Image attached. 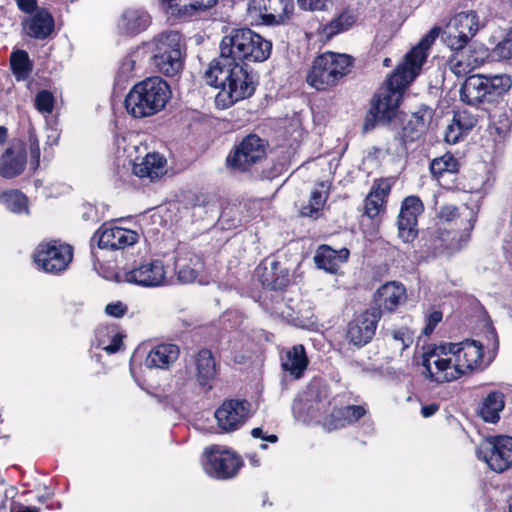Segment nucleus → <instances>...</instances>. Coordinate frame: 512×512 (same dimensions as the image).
Listing matches in <instances>:
<instances>
[{"label": "nucleus", "mask_w": 512, "mask_h": 512, "mask_svg": "<svg viewBox=\"0 0 512 512\" xmlns=\"http://www.w3.org/2000/svg\"><path fill=\"white\" fill-rule=\"evenodd\" d=\"M220 55L205 72L210 86L220 88L216 103L228 108L254 95L257 75L248 62H264L272 52V43L250 28H233L219 45Z\"/></svg>", "instance_id": "1"}, {"label": "nucleus", "mask_w": 512, "mask_h": 512, "mask_svg": "<svg viewBox=\"0 0 512 512\" xmlns=\"http://www.w3.org/2000/svg\"><path fill=\"white\" fill-rule=\"evenodd\" d=\"M412 81L402 68H395L370 99L362 125L364 134L377 127L391 131L396 152L400 154L407 152L408 144L421 138L432 118L427 106L410 115L401 109L405 90Z\"/></svg>", "instance_id": "2"}, {"label": "nucleus", "mask_w": 512, "mask_h": 512, "mask_svg": "<svg viewBox=\"0 0 512 512\" xmlns=\"http://www.w3.org/2000/svg\"><path fill=\"white\" fill-rule=\"evenodd\" d=\"M255 277L262 291L255 298L266 310L284 314L283 307L291 308L285 302L284 294L291 283L290 269L273 256L264 258L255 268Z\"/></svg>", "instance_id": "3"}, {"label": "nucleus", "mask_w": 512, "mask_h": 512, "mask_svg": "<svg viewBox=\"0 0 512 512\" xmlns=\"http://www.w3.org/2000/svg\"><path fill=\"white\" fill-rule=\"evenodd\" d=\"M170 97V86L164 79L148 77L131 88L124 105L132 117L141 119L163 110Z\"/></svg>", "instance_id": "4"}, {"label": "nucleus", "mask_w": 512, "mask_h": 512, "mask_svg": "<svg viewBox=\"0 0 512 512\" xmlns=\"http://www.w3.org/2000/svg\"><path fill=\"white\" fill-rule=\"evenodd\" d=\"M151 66L166 77L178 76L186 57L185 43L178 31H164L151 39Z\"/></svg>", "instance_id": "5"}, {"label": "nucleus", "mask_w": 512, "mask_h": 512, "mask_svg": "<svg viewBox=\"0 0 512 512\" xmlns=\"http://www.w3.org/2000/svg\"><path fill=\"white\" fill-rule=\"evenodd\" d=\"M354 58L348 54L327 51L317 56L307 74V83L318 91L335 86L353 66Z\"/></svg>", "instance_id": "6"}, {"label": "nucleus", "mask_w": 512, "mask_h": 512, "mask_svg": "<svg viewBox=\"0 0 512 512\" xmlns=\"http://www.w3.org/2000/svg\"><path fill=\"white\" fill-rule=\"evenodd\" d=\"M433 348L438 358L448 355L452 357L454 364L451 372L459 373V378L480 367L484 355L483 344L473 339L459 343H441L434 345Z\"/></svg>", "instance_id": "7"}, {"label": "nucleus", "mask_w": 512, "mask_h": 512, "mask_svg": "<svg viewBox=\"0 0 512 512\" xmlns=\"http://www.w3.org/2000/svg\"><path fill=\"white\" fill-rule=\"evenodd\" d=\"M476 456L497 473L512 467V437L507 435L489 436L476 447Z\"/></svg>", "instance_id": "8"}, {"label": "nucleus", "mask_w": 512, "mask_h": 512, "mask_svg": "<svg viewBox=\"0 0 512 512\" xmlns=\"http://www.w3.org/2000/svg\"><path fill=\"white\" fill-rule=\"evenodd\" d=\"M72 258V246L63 244L58 240L41 242L33 254L37 267L51 274H59L65 271Z\"/></svg>", "instance_id": "9"}, {"label": "nucleus", "mask_w": 512, "mask_h": 512, "mask_svg": "<svg viewBox=\"0 0 512 512\" xmlns=\"http://www.w3.org/2000/svg\"><path fill=\"white\" fill-rule=\"evenodd\" d=\"M267 142L256 134L246 135L227 157V165L245 172L266 158Z\"/></svg>", "instance_id": "10"}, {"label": "nucleus", "mask_w": 512, "mask_h": 512, "mask_svg": "<svg viewBox=\"0 0 512 512\" xmlns=\"http://www.w3.org/2000/svg\"><path fill=\"white\" fill-rule=\"evenodd\" d=\"M205 456L204 471L217 480L234 478L244 464L243 459L235 452L220 450L214 446L205 450Z\"/></svg>", "instance_id": "11"}, {"label": "nucleus", "mask_w": 512, "mask_h": 512, "mask_svg": "<svg viewBox=\"0 0 512 512\" xmlns=\"http://www.w3.org/2000/svg\"><path fill=\"white\" fill-rule=\"evenodd\" d=\"M459 248L455 232L437 225L421 231L419 250L427 257L449 256Z\"/></svg>", "instance_id": "12"}, {"label": "nucleus", "mask_w": 512, "mask_h": 512, "mask_svg": "<svg viewBox=\"0 0 512 512\" xmlns=\"http://www.w3.org/2000/svg\"><path fill=\"white\" fill-rule=\"evenodd\" d=\"M116 281H124L141 287H159L166 279L164 264L159 259H151L135 264L124 273L123 279L118 274Z\"/></svg>", "instance_id": "13"}, {"label": "nucleus", "mask_w": 512, "mask_h": 512, "mask_svg": "<svg viewBox=\"0 0 512 512\" xmlns=\"http://www.w3.org/2000/svg\"><path fill=\"white\" fill-rule=\"evenodd\" d=\"M251 404L245 399H227L216 409L214 416L221 432L230 433L242 427L250 414Z\"/></svg>", "instance_id": "14"}, {"label": "nucleus", "mask_w": 512, "mask_h": 512, "mask_svg": "<svg viewBox=\"0 0 512 512\" xmlns=\"http://www.w3.org/2000/svg\"><path fill=\"white\" fill-rule=\"evenodd\" d=\"M424 212V205L418 196H408L401 203L397 217L398 237L404 243H412L419 234L418 217Z\"/></svg>", "instance_id": "15"}, {"label": "nucleus", "mask_w": 512, "mask_h": 512, "mask_svg": "<svg viewBox=\"0 0 512 512\" xmlns=\"http://www.w3.org/2000/svg\"><path fill=\"white\" fill-rule=\"evenodd\" d=\"M380 320L378 308H368L352 319L347 326L346 339L358 348L367 345L374 337Z\"/></svg>", "instance_id": "16"}, {"label": "nucleus", "mask_w": 512, "mask_h": 512, "mask_svg": "<svg viewBox=\"0 0 512 512\" xmlns=\"http://www.w3.org/2000/svg\"><path fill=\"white\" fill-rule=\"evenodd\" d=\"M441 27L434 26L426 33L404 58V62L396 68H402V72L414 80L420 73L427 60L428 51L441 33Z\"/></svg>", "instance_id": "17"}, {"label": "nucleus", "mask_w": 512, "mask_h": 512, "mask_svg": "<svg viewBox=\"0 0 512 512\" xmlns=\"http://www.w3.org/2000/svg\"><path fill=\"white\" fill-rule=\"evenodd\" d=\"M292 9L290 0H250L248 3V12L258 14L262 22L269 26L283 23Z\"/></svg>", "instance_id": "18"}, {"label": "nucleus", "mask_w": 512, "mask_h": 512, "mask_svg": "<svg viewBox=\"0 0 512 512\" xmlns=\"http://www.w3.org/2000/svg\"><path fill=\"white\" fill-rule=\"evenodd\" d=\"M100 249L119 250L138 242L137 232L122 227H108L104 224L95 234Z\"/></svg>", "instance_id": "19"}, {"label": "nucleus", "mask_w": 512, "mask_h": 512, "mask_svg": "<svg viewBox=\"0 0 512 512\" xmlns=\"http://www.w3.org/2000/svg\"><path fill=\"white\" fill-rule=\"evenodd\" d=\"M217 2L218 0H162L166 13L180 20L198 16Z\"/></svg>", "instance_id": "20"}, {"label": "nucleus", "mask_w": 512, "mask_h": 512, "mask_svg": "<svg viewBox=\"0 0 512 512\" xmlns=\"http://www.w3.org/2000/svg\"><path fill=\"white\" fill-rule=\"evenodd\" d=\"M151 24L149 13L140 8H129L123 12L118 22L120 33L136 36L145 31Z\"/></svg>", "instance_id": "21"}, {"label": "nucleus", "mask_w": 512, "mask_h": 512, "mask_svg": "<svg viewBox=\"0 0 512 512\" xmlns=\"http://www.w3.org/2000/svg\"><path fill=\"white\" fill-rule=\"evenodd\" d=\"M404 294L405 289L402 285L386 283L377 289L369 308H378L381 318L384 311L393 312L398 307Z\"/></svg>", "instance_id": "22"}, {"label": "nucleus", "mask_w": 512, "mask_h": 512, "mask_svg": "<svg viewBox=\"0 0 512 512\" xmlns=\"http://www.w3.org/2000/svg\"><path fill=\"white\" fill-rule=\"evenodd\" d=\"M26 163L25 149L8 147L0 156V176L5 179H13L23 173Z\"/></svg>", "instance_id": "23"}, {"label": "nucleus", "mask_w": 512, "mask_h": 512, "mask_svg": "<svg viewBox=\"0 0 512 512\" xmlns=\"http://www.w3.org/2000/svg\"><path fill=\"white\" fill-rule=\"evenodd\" d=\"M349 250L342 248L335 250L328 245H321L314 256L316 267L330 274H336L340 268V264L347 261Z\"/></svg>", "instance_id": "24"}, {"label": "nucleus", "mask_w": 512, "mask_h": 512, "mask_svg": "<svg viewBox=\"0 0 512 512\" xmlns=\"http://www.w3.org/2000/svg\"><path fill=\"white\" fill-rule=\"evenodd\" d=\"M23 25L28 36L45 40L54 31L55 22L52 14L45 8H41L30 19L25 21Z\"/></svg>", "instance_id": "25"}, {"label": "nucleus", "mask_w": 512, "mask_h": 512, "mask_svg": "<svg viewBox=\"0 0 512 512\" xmlns=\"http://www.w3.org/2000/svg\"><path fill=\"white\" fill-rule=\"evenodd\" d=\"M179 353V348L175 344H158L147 354L145 366L149 369H168L178 359Z\"/></svg>", "instance_id": "26"}, {"label": "nucleus", "mask_w": 512, "mask_h": 512, "mask_svg": "<svg viewBox=\"0 0 512 512\" xmlns=\"http://www.w3.org/2000/svg\"><path fill=\"white\" fill-rule=\"evenodd\" d=\"M124 335L117 330L115 325L99 326L95 330L91 346L100 348L108 354L117 353L123 345Z\"/></svg>", "instance_id": "27"}, {"label": "nucleus", "mask_w": 512, "mask_h": 512, "mask_svg": "<svg viewBox=\"0 0 512 512\" xmlns=\"http://www.w3.org/2000/svg\"><path fill=\"white\" fill-rule=\"evenodd\" d=\"M167 160L159 153H148L140 163H133L132 174L155 181L165 174Z\"/></svg>", "instance_id": "28"}, {"label": "nucleus", "mask_w": 512, "mask_h": 512, "mask_svg": "<svg viewBox=\"0 0 512 512\" xmlns=\"http://www.w3.org/2000/svg\"><path fill=\"white\" fill-rule=\"evenodd\" d=\"M485 75H471L460 87V100L469 106L485 105Z\"/></svg>", "instance_id": "29"}, {"label": "nucleus", "mask_w": 512, "mask_h": 512, "mask_svg": "<svg viewBox=\"0 0 512 512\" xmlns=\"http://www.w3.org/2000/svg\"><path fill=\"white\" fill-rule=\"evenodd\" d=\"M322 401L318 396L312 397L306 393L304 396L294 399L292 412L296 420L307 423L322 416Z\"/></svg>", "instance_id": "30"}, {"label": "nucleus", "mask_w": 512, "mask_h": 512, "mask_svg": "<svg viewBox=\"0 0 512 512\" xmlns=\"http://www.w3.org/2000/svg\"><path fill=\"white\" fill-rule=\"evenodd\" d=\"M196 378L200 386L212 388L211 381L215 378L216 362L211 350L203 348L195 356Z\"/></svg>", "instance_id": "31"}, {"label": "nucleus", "mask_w": 512, "mask_h": 512, "mask_svg": "<svg viewBox=\"0 0 512 512\" xmlns=\"http://www.w3.org/2000/svg\"><path fill=\"white\" fill-rule=\"evenodd\" d=\"M486 104H497L503 100L512 86L511 78L506 74L485 76Z\"/></svg>", "instance_id": "32"}, {"label": "nucleus", "mask_w": 512, "mask_h": 512, "mask_svg": "<svg viewBox=\"0 0 512 512\" xmlns=\"http://www.w3.org/2000/svg\"><path fill=\"white\" fill-rule=\"evenodd\" d=\"M308 364L306 349L302 344L291 347L282 359L283 370L289 372L296 379L303 376Z\"/></svg>", "instance_id": "33"}, {"label": "nucleus", "mask_w": 512, "mask_h": 512, "mask_svg": "<svg viewBox=\"0 0 512 512\" xmlns=\"http://www.w3.org/2000/svg\"><path fill=\"white\" fill-rule=\"evenodd\" d=\"M504 407V394L500 391H492L482 400L478 413L485 422L496 423Z\"/></svg>", "instance_id": "34"}, {"label": "nucleus", "mask_w": 512, "mask_h": 512, "mask_svg": "<svg viewBox=\"0 0 512 512\" xmlns=\"http://www.w3.org/2000/svg\"><path fill=\"white\" fill-rule=\"evenodd\" d=\"M33 61L26 50L17 49L10 54V69L16 81L27 80L33 71Z\"/></svg>", "instance_id": "35"}, {"label": "nucleus", "mask_w": 512, "mask_h": 512, "mask_svg": "<svg viewBox=\"0 0 512 512\" xmlns=\"http://www.w3.org/2000/svg\"><path fill=\"white\" fill-rule=\"evenodd\" d=\"M433 346L428 347V349L422 354L421 365L424 367L423 375L430 382H434L437 384H442L445 382H451L457 380L459 378V373L457 372H446L443 374H435L432 371V359L437 357Z\"/></svg>", "instance_id": "36"}, {"label": "nucleus", "mask_w": 512, "mask_h": 512, "mask_svg": "<svg viewBox=\"0 0 512 512\" xmlns=\"http://www.w3.org/2000/svg\"><path fill=\"white\" fill-rule=\"evenodd\" d=\"M177 277L182 283H192L199 276L200 271L203 269V262L201 258L194 255L190 258V264L185 259H179L176 262Z\"/></svg>", "instance_id": "37"}, {"label": "nucleus", "mask_w": 512, "mask_h": 512, "mask_svg": "<svg viewBox=\"0 0 512 512\" xmlns=\"http://www.w3.org/2000/svg\"><path fill=\"white\" fill-rule=\"evenodd\" d=\"M356 20L357 17L354 12L346 9L325 25L324 32L328 38H331L349 30L356 23Z\"/></svg>", "instance_id": "38"}, {"label": "nucleus", "mask_w": 512, "mask_h": 512, "mask_svg": "<svg viewBox=\"0 0 512 512\" xmlns=\"http://www.w3.org/2000/svg\"><path fill=\"white\" fill-rule=\"evenodd\" d=\"M464 214L465 218L467 219V225L464 228V231L466 232V239H464V241H467L469 238V233L473 230L474 223L476 221V216L473 214L472 210L465 209L464 213H460L458 207L454 205H445L440 208L438 217L441 221L451 222Z\"/></svg>", "instance_id": "39"}, {"label": "nucleus", "mask_w": 512, "mask_h": 512, "mask_svg": "<svg viewBox=\"0 0 512 512\" xmlns=\"http://www.w3.org/2000/svg\"><path fill=\"white\" fill-rule=\"evenodd\" d=\"M3 202L7 210L15 214L29 215V205L27 196L19 190L5 191L2 195Z\"/></svg>", "instance_id": "40"}, {"label": "nucleus", "mask_w": 512, "mask_h": 512, "mask_svg": "<svg viewBox=\"0 0 512 512\" xmlns=\"http://www.w3.org/2000/svg\"><path fill=\"white\" fill-rule=\"evenodd\" d=\"M448 28H454L456 33L459 30H464L468 33L469 37H472L478 30L477 15L473 11L458 13L450 20Z\"/></svg>", "instance_id": "41"}, {"label": "nucleus", "mask_w": 512, "mask_h": 512, "mask_svg": "<svg viewBox=\"0 0 512 512\" xmlns=\"http://www.w3.org/2000/svg\"><path fill=\"white\" fill-rule=\"evenodd\" d=\"M490 53L487 47L484 44L471 41L466 49V53H464V57L466 61L471 63L473 69H476L483 65L486 60L489 58Z\"/></svg>", "instance_id": "42"}, {"label": "nucleus", "mask_w": 512, "mask_h": 512, "mask_svg": "<svg viewBox=\"0 0 512 512\" xmlns=\"http://www.w3.org/2000/svg\"><path fill=\"white\" fill-rule=\"evenodd\" d=\"M491 126L501 139H505L512 127V111L504 110L490 115Z\"/></svg>", "instance_id": "43"}, {"label": "nucleus", "mask_w": 512, "mask_h": 512, "mask_svg": "<svg viewBox=\"0 0 512 512\" xmlns=\"http://www.w3.org/2000/svg\"><path fill=\"white\" fill-rule=\"evenodd\" d=\"M444 42L447 44V46L453 51L452 55H464L466 53V49L468 48V45L470 44V38L468 36V33L464 30H459L458 33H452L449 32L446 35V32H444Z\"/></svg>", "instance_id": "44"}, {"label": "nucleus", "mask_w": 512, "mask_h": 512, "mask_svg": "<svg viewBox=\"0 0 512 512\" xmlns=\"http://www.w3.org/2000/svg\"><path fill=\"white\" fill-rule=\"evenodd\" d=\"M151 40L143 42L141 45L133 48L129 55L137 63V69H142L146 64L151 66L150 56L152 54Z\"/></svg>", "instance_id": "45"}, {"label": "nucleus", "mask_w": 512, "mask_h": 512, "mask_svg": "<svg viewBox=\"0 0 512 512\" xmlns=\"http://www.w3.org/2000/svg\"><path fill=\"white\" fill-rule=\"evenodd\" d=\"M35 108L40 113H52L55 105V97L49 90L43 89L37 92L35 96Z\"/></svg>", "instance_id": "46"}, {"label": "nucleus", "mask_w": 512, "mask_h": 512, "mask_svg": "<svg viewBox=\"0 0 512 512\" xmlns=\"http://www.w3.org/2000/svg\"><path fill=\"white\" fill-rule=\"evenodd\" d=\"M498 491L495 488H486L484 489L481 498L480 504L484 508L485 512H505L498 505Z\"/></svg>", "instance_id": "47"}, {"label": "nucleus", "mask_w": 512, "mask_h": 512, "mask_svg": "<svg viewBox=\"0 0 512 512\" xmlns=\"http://www.w3.org/2000/svg\"><path fill=\"white\" fill-rule=\"evenodd\" d=\"M323 425L329 430H337L348 425L343 407L334 409L331 414L325 418Z\"/></svg>", "instance_id": "48"}, {"label": "nucleus", "mask_w": 512, "mask_h": 512, "mask_svg": "<svg viewBox=\"0 0 512 512\" xmlns=\"http://www.w3.org/2000/svg\"><path fill=\"white\" fill-rule=\"evenodd\" d=\"M136 68L137 63L128 53L120 63V66L116 74V81L118 83L127 81L133 75V71Z\"/></svg>", "instance_id": "49"}, {"label": "nucleus", "mask_w": 512, "mask_h": 512, "mask_svg": "<svg viewBox=\"0 0 512 512\" xmlns=\"http://www.w3.org/2000/svg\"><path fill=\"white\" fill-rule=\"evenodd\" d=\"M325 198L320 190H313L310 196V205L302 209V214L316 218L319 214L321 206L325 203Z\"/></svg>", "instance_id": "50"}, {"label": "nucleus", "mask_w": 512, "mask_h": 512, "mask_svg": "<svg viewBox=\"0 0 512 512\" xmlns=\"http://www.w3.org/2000/svg\"><path fill=\"white\" fill-rule=\"evenodd\" d=\"M384 202L375 193H369L364 200V214L371 219L375 218L380 213Z\"/></svg>", "instance_id": "51"}, {"label": "nucleus", "mask_w": 512, "mask_h": 512, "mask_svg": "<svg viewBox=\"0 0 512 512\" xmlns=\"http://www.w3.org/2000/svg\"><path fill=\"white\" fill-rule=\"evenodd\" d=\"M448 63L450 66V70L458 77L463 76L468 72L474 70L471 66V63L466 61L464 55H451Z\"/></svg>", "instance_id": "52"}, {"label": "nucleus", "mask_w": 512, "mask_h": 512, "mask_svg": "<svg viewBox=\"0 0 512 512\" xmlns=\"http://www.w3.org/2000/svg\"><path fill=\"white\" fill-rule=\"evenodd\" d=\"M469 129L462 125L461 120L456 116L453 117V123L448 125L445 131V141L449 144H456L461 138L463 131Z\"/></svg>", "instance_id": "53"}, {"label": "nucleus", "mask_w": 512, "mask_h": 512, "mask_svg": "<svg viewBox=\"0 0 512 512\" xmlns=\"http://www.w3.org/2000/svg\"><path fill=\"white\" fill-rule=\"evenodd\" d=\"M495 53L502 59L512 57V28L508 30L505 37L496 45Z\"/></svg>", "instance_id": "54"}, {"label": "nucleus", "mask_w": 512, "mask_h": 512, "mask_svg": "<svg viewBox=\"0 0 512 512\" xmlns=\"http://www.w3.org/2000/svg\"><path fill=\"white\" fill-rule=\"evenodd\" d=\"M28 141L31 155V165L33 166V169H37L40 163L41 153L38 138L32 130L29 131Z\"/></svg>", "instance_id": "55"}, {"label": "nucleus", "mask_w": 512, "mask_h": 512, "mask_svg": "<svg viewBox=\"0 0 512 512\" xmlns=\"http://www.w3.org/2000/svg\"><path fill=\"white\" fill-rule=\"evenodd\" d=\"M443 314L439 310H434L429 313L426 317V323L422 330V334L425 336H430L436 326L442 321Z\"/></svg>", "instance_id": "56"}, {"label": "nucleus", "mask_w": 512, "mask_h": 512, "mask_svg": "<svg viewBox=\"0 0 512 512\" xmlns=\"http://www.w3.org/2000/svg\"><path fill=\"white\" fill-rule=\"evenodd\" d=\"M392 337L394 340L402 343V350L407 349L414 341L412 331L407 327H401L398 330H394L392 332Z\"/></svg>", "instance_id": "57"}, {"label": "nucleus", "mask_w": 512, "mask_h": 512, "mask_svg": "<svg viewBox=\"0 0 512 512\" xmlns=\"http://www.w3.org/2000/svg\"><path fill=\"white\" fill-rule=\"evenodd\" d=\"M348 424L358 421L365 416L366 410L361 405H347L343 407Z\"/></svg>", "instance_id": "58"}, {"label": "nucleus", "mask_w": 512, "mask_h": 512, "mask_svg": "<svg viewBox=\"0 0 512 512\" xmlns=\"http://www.w3.org/2000/svg\"><path fill=\"white\" fill-rule=\"evenodd\" d=\"M443 163V172L446 174H455L459 170L458 160L450 153H446L440 157Z\"/></svg>", "instance_id": "59"}, {"label": "nucleus", "mask_w": 512, "mask_h": 512, "mask_svg": "<svg viewBox=\"0 0 512 512\" xmlns=\"http://www.w3.org/2000/svg\"><path fill=\"white\" fill-rule=\"evenodd\" d=\"M105 312L109 316L121 318L126 314L127 306L121 301L112 302L106 305Z\"/></svg>", "instance_id": "60"}, {"label": "nucleus", "mask_w": 512, "mask_h": 512, "mask_svg": "<svg viewBox=\"0 0 512 512\" xmlns=\"http://www.w3.org/2000/svg\"><path fill=\"white\" fill-rule=\"evenodd\" d=\"M435 358L436 359L433 361V363L440 374L451 372L453 370L454 361L452 357L439 356V358Z\"/></svg>", "instance_id": "61"}, {"label": "nucleus", "mask_w": 512, "mask_h": 512, "mask_svg": "<svg viewBox=\"0 0 512 512\" xmlns=\"http://www.w3.org/2000/svg\"><path fill=\"white\" fill-rule=\"evenodd\" d=\"M298 5L304 10L320 11L325 9V0H297Z\"/></svg>", "instance_id": "62"}, {"label": "nucleus", "mask_w": 512, "mask_h": 512, "mask_svg": "<svg viewBox=\"0 0 512 512\" xmlns=\"http://www.w3.org/2000/svg\"><path fill=\"white\" fill-rule=\"evenodd\" d=\"M391 186L388 182L379 181L374 183L370 193H375L377 197L385 201V198L389 195Z\"/></svg>", "instance_id": "63"}, {"label": "nucleus", "mask_w": 512, "mask_h": 512, "mask_svg": "<svg viewBox=\"0 0 512 512\" xmlns=\"http://www.w3.org/2000/svg\"><path fill=\"white\" fill-rule=\"evenodd\" d=\"M443 163L440 157L434 158L429 165L430 172L432 176L436 179H440L444 176L443 172Z\"/></svg>", "instance_id": "64"}]
</instances>
